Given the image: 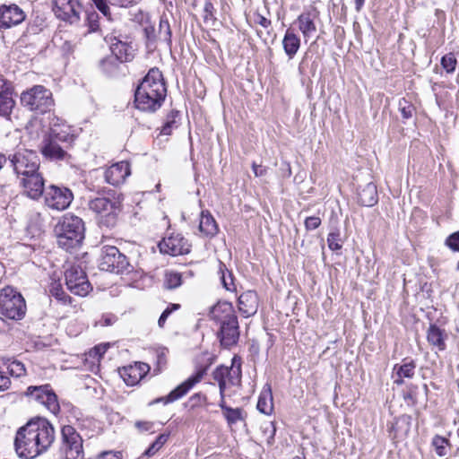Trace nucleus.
Segmentation results:
<instances>
[{
    "label": "nucleus",
    "mask_w": 459,
    "mask_h": 459,
    "mask_svg": "<svg viewBox=\"0 0 459 459\" xmlns=\"http://www.w3.org/2000/svg\"><path fill=\"white\" fill-rule=\"evenodd\" d=\"M56 439L54 426L43 417H35L20 428L14 439L17 455L24 459H33L45 453Z\"/></svg>",
    "instance_id": "f257e3e1"
},
{
    "label": "nucleus",
    "mask_w": 459,
    "mask_h": 459,
    "mask_svg": "<svg viewBox=\"0 0 459 459\" xmlns=\"http://www.w3.org/2000/svg\"><path fill=\"white\" fill-rule=\"evenodd\" d=\"M167 88L162 73L156 67L149 70L134 91V106L137 109L153 113L165 100Z\"/></svg>",
    "instance_id": "f03ea898"
},
{
    "label": "nucleus",
    "mask_w": 459,
    "mask_h": 459,
    "mask_svg": "<svg viewBox=\"0 0 459 459\" xmlns=\"http://www.w3.org/2000/svg\"><path fill=\"white\" fill-rule=\"evenodd\" d=\"M211 317L220 325L218 338L221 345L224 348L235 345L239 338V326L231 304L218 303L211 310Z\"/></svg>",
    "instance_id": "7ed1b4c3"
},
{
    "label": "nucleus",
    "mask_w": 459,
    "mask_h": 459,
    "mask_svg": "<svg viewBox=\"0 0 459 459\" xmlns=\"http://www.w3.org/2000/svg\"><path fill=\"white\" fill-rule=\"evenodd\" d=\"M84 223L81 218L67 213L55 227L57 245L66 251L78 247L84 238Z\"/></svg>",
    "instance_id": "20e7f679"
},
{
    "label": "nucleus",
    "mask_w": 459,
    "mask_h": 459,
    "mask_svg": "<svg viewBox=\"0 0 459 459\" xmlns=\"http://www.w3.org/2000/svg\"><path fill=\"white\" fill-rule=\"evenodd\" d=\"M21 104L37 115L50 112L55 105L50 90L43 85H34L21 94Z\"/></svg>",
    "instance_id": "39448f33"
},
{
    "label": "nucleus",
    "mask_w": 459,
    "mask_h": 459,
    "mask_svg": "<svg viewBox=\"0 0 459 459\" xmlns=\"http://www.w3.org/2000/svg\"><path fill=\"white\" fill-rule=\"evenodd\" d=\"M58 445L59 459H84L83 440L71 425H64Z\"/></svg>",
    "instance_id": "423d86ee"
},
{
    "label": "nucleus",
    "mask_w": 459,
    "mask_h": 459,
    "mask_svg": "<svg viewBox=\"0 0 459 459\" xmlns=\"http://www.w3.org/2000/svg\"><path fill=\"white\" fill-rule=\"evenodd\" d=\"M26 313L25 299L13 287L0 290V314L8 319L21 320Z\"/></svg>",
    "instance_id": "0eeeda50"
},
{
    "label": "nucleus",
    "mask_w": 459,
    "mask_h": 459,
    "mask_svg": "<svg viewBox=\"0 0 459 459\" xmlns=\"http://www.w3.org/2000/svg\"><path fill=\"white\" fill-rule=\"evenodd\" d=\"M127 257L114 246H104L100 257V268L103 271L123 273L129 267Z\"/></svg>",
    "instance_id": "6e6552de"
},
{
    "label": "nucleus",
    "mask_w": 459,
    "mask_h": 459,
    "mask_svg": "<svg viewBox=\"0 0 459 459\" xmlns=\"http://www.w3.org/2000/svg\"><path fill=\"white\" fill-rule=\"evenodd\" d=\"M9 160L18 179H21V177H29V175L39 171V159L37 153L32 151H19L10 156Z\"/></svg>",
    "instance_id": "1a4fd4ad"
},
{
    "label": "nucleus",
    "mask_w": 459,
    "mask_h": 459,
    "mask_svg": "<svg viewBox=\"0 0 459 459\" xmlns=\"http://www.w3.org/2000/svg\"><path fill=\"white\" fill-rule=\"evenodd\" d=\"M25 395L39 404H42L53 414H57L60 405L57 396L49 385H30L27 388Z\"/></svg>",
    "instance_id": "9d476101"
},
{
    "label": "nucleus",
    "mask_w": 459,
    "mask_h": 459,
    "mask_svg": "<svg viewBox=\"0 0 459 459\" xmlns=\"http://www.w3.org/2000/svg\"><path fill=\"white\" fill-rule=\"evenodd\" d=\"M65 277L68 290L74 295L84 297L91 290L85 272L78 265H72L68 268Z\"/></svg>",
    "instance_id": "9b49d317"
},
{
    "label": "nucleus",
    "mask_w": 459,
    "mask_h": 459,
    "mask_svg": "<svg viewBox=\"0 0 459 459\" xmlns=\"http://www.w3.org/2000/svg\"><path fill=\"white\" fill-rule=\"evenodd\" d=\"M213 379L218 382L220 394L223 397V393L228 385H238L241 379V366L236 365V357L232 359L230 367L221 365L216 368L212 373Z\"/></svg>",
    "instance_id": "f8f14e48"
},
{
    "label": "nucleus",
    "mask_w": 459,
    "mask_h": 459,
    "mask_svg": "<svg viewBox=\"0 0 459 459\" xmlns=\"http://www.w3.org/2000/svg\"><path fill=\"white\" fill-rule=\"evenodd\" d=\"M45 204L53 210L63 211L71 204L74 195L72 191L64 186L51 185L44 193Z\"/></svg>",
    "instance_id": "ddd939ff"
},
{
    "label": "nucleus",
    "mask_w": 459,
    "mask_h": 459,
    "mask_svg": "<svg viewBox=\"0 0 459 459\" xmlns=\"http://www.w3.org/2000/svg\"><path fill=\"white\" fill-rule=\"evenodd\" d=\"M82 5L79 0H54L53 11L55 15L70 24L80 21Z\"/></svg>",
    "instance_id": "4468645a"
},
{
    "label": "nucleus",
    "mask_w": 459,
    "mask_h": 459,
    "mask_svg": "<svg viewBox=\"0 0 459 459\" xmlns=\"http://www.w3.org/2000/svg\"><path fill=\"white\" fill-rule=\"evenodd\" d=\"M88 206L90 210L105 218V223L108 226L115 223L118 210L115 200L109 197L100 196L90 200Z\"/></svg>",
    "instance_id": "2eb2a0df"
},
{
    "label": "nucleus",
    "mask_w": 459,
    "mask_h": 459,
    "mask_svg": "<svg viewBox=\"0 0 459 459\" xmlns=\"http://www.w3.org/2000/svg\"><path fill=\"white\" fill-rule=\"evenodd\" d=\"M19 184L22 187L25 195L33 200H38L45 193V181L39 171L29 175V177H21Z\"/></svg>",
    "instance_id": "dca6fc26"
},
{
    "label": "nucleus",
    "mask_w": 459,
    "mask_h": 459,
    "mask_svg": "<svg viewBox=\"0 0 459 459\" xmlns=\"http://www.w3.org/2000/svg\"><path fill=\"white\" fill-rule=\"evenodd\" d=\"M207 368H202L197 372L189 377L186 381L173 389L168 395L160 398L164 403H173L186 395L197 383H199L206 374Z\"/></svg>",
    "instance_id": "f3484780"
},
{
    "label": "nucleus",
    "mask_w": 459,
    "mask_h": 459,
    "mask_svg": "<svg viewBox=\"0 0 459 459\" xmlns=\"http://www.w3.org/2000/svg\"><path fill=\"white\" fill-rule=\"evenodd\" d=\"M159 247L161 253L173 256L187 254L190 252V245L181 234H172L165 238L160 244Z\"/></svg>",
    "instance_id": "a211bd4d"
},
{
    "label": "nucleus",
    "mask_w": 459,
    "mask_h": 459,
    "mask_svg": "<svg viewBox=\"0 0 459 459\" xmlns=\"http://www.w3.org/2000/svg\"><path fill=\"white\" fill-rule=\"evenodd\" d=\"M26 18L23 10L15 4L0 6V29H9L21 24Z\"/></svg>",
    "instance_id": "6ab92c4d"
},
{
    "label": "nucleus",
    "mask_w": 459,
    "mask_h": 459,
    "mask_svg": "<svg viewBox=\"0 0 459 459\" xmlns=\"http://www.w3.org/2000/svg\"><path fill=\"white\" fill-rule=\"evenodd\" d=\"M105 39L110 42L111 56L120 63L131 62L134 58L135 49L131 42L124 41L116 36H106Z\"/></svg>",
    "instance_id": "aec40b11"
},
{
    "label": "nucleus",
    "mask_w": 459,
    "mask_h": 459,
    "mask_svg": "<svg viewBox=\"0 0 459 459\" xmlns=\"http://www.w3.org/2000/svg\"><path fill=\"white\" fill-rule=\"evenodd\" d=\"M318 17L319 12L315 7H309L298 16L299 30L305 41H307L316 32V21L318 20Z\"/></svg>",
    "instance_id": "412c9836"
},
{
    "label": "nucleus",
    "mask_w": 459,
    "mask_h": 459,
    "mask_svg": "<svg viewBox=\"0 0 459 459\" xmlns=\"http://www.w3.org/2000/svg\"><path fill=\"white\" fill-rule=\"evenodd\" d=\"M130 174L131 169L129 162L118 161L112 164L105 170L104 177L108 184L117 186L124 184Z\"/></svg>",
    "instance_id": "4be33fe9"
},
{
    "label": "nucleus",
    "mask_w": 459,
    "mask_h": 459,
    "mask_svg": "<svg viewBox=\"0 0 459 459\" xmlns=\"http://www.w3.org/2000/svg\"><path fill=\"white\" fill-rule=\"evenodd\" d=\"M67 145L62 146L59 143L45 137L42 142L41 153L46 159L53 161H68L70 154L67 152Z\"/></svg>",
    "instance_id": "5701e85b"
},
{
    "label": "nucleus",
    "mask_w": 459,
    "mask_h": 459,
    "mask_svg": "<svg viewBox=\"0 0 459 459\" xmlns=\"http://www.w3.org/2000/svg\"><path fill=\"white\" fill-rule=\"evenodd\" d=\"M416 363L413 359H403V364H395L393 368L394 384L402 385L404 378L411 379L415 375Z\"/></svg>",
    "instance_id": "b1692460"
},
{
    "label": "nucleus",
    "mask_w": 459,
    "mask_h": 459,
    "mask_svg": "<svg viewBox=\"0 0 459 459\" xmlns=\"http://www.w3.org/2000/svg\"><path fill=\"white\" fill-rule=\"evenodd\" d=\"M258 298L255 292L248 290L238 297V309L245 317L255 315L257 311Z\"/></svg>",
    "instance_id": "393cba45"
},
{
    "label": "nucleus",
    "mask_w": 459,
    "mask_h": 459,
    "mask_svg": "<svg viewBox=\"0 0 459 459\" xmlns=\"http://www.w3.org/2000/svg\"><path fill=\"white\" fill-rule=\"evenodd\" d=\"M146 367V364L125 367L120 370L121 377L127 385L133 386L143 377Z\"/></svg>",
    "instance_id": "a878e982"
},
{
    "label": "nucleus",
    "mask_w": 459,
    "mask_h": 459,
    "mask_svg": "<svg viewBox=\"0 0 459 459\" xmlns=\"http://www.w3.org/2000/svg\"><path fill=\"white\" fill-rule=\"evenodd\" d=\"M359 203L367 207H372L377 201V186L374 183H368L360 188L358 192Z\"/></svg>",
    "instance_id": "bb28decb"
},
{
    "label": "nucleus",
    "mask_w": 459,
    "mask_h": 459,
    "mask_svg": "<svg viewBox=\"0 0 459 459\" xmlns=\"http://www.w3.org/2000/svg\"><path fill=\"white\" fill-rule=\"evenodd\" d=\"M282 48L289 59H292L300 48V39L293 30L288 29L282 39Z\"/></svg>",
    "instance_id": "cd10ccee"
},
{
    "label": "nucleus",
    "mask_w": 459,
    "mask_h": 459,
    "mask_svg": "<svg viewBox=\"0 0 459 459\" xmlns=\"http://www.w3.org/2000/svg\"><path fill=\"white\" fill-rule=\"evenodd\" d=\"M121 64L116 57L109 56L100 61L99 67L106 76L117 77L122 74Z\"/></svg>",
    "instance_id": "c85d7f7f"
},
{
    "label": "nucleus",
    "mask_w": 459,
    "mask_h": 459,
    "mask_svg": "<svg viewBox=\"0 0 459 459\" xmlns=\"http://www.w3.org/2000/svg\"><path fill=\"white\" fill-rule=\"evenodd\" d=\"M256 408L260 412L265 415L272 413L273 410V398L271 386L269 385H265L261 391Z\"/></svg>",
    "instance_id": "c756f323"
},
{
    "label": "nucleus",
    "mask_w": 459,
    "mask_h": 459,
    "mask_svg": "<svg viewBox=\"0 0 459 459\" xmlns=\"http://www.w3.org/2000/svg\"><path fill=\"white\" fill-rule=\"evenodd\" d=\"M5 368L7 372L14 377H21L26 374L24 364L12 358L0 357V368Z\"/></svg>",
    "instance_id": "7c9ffc66"
},
{
    "label": "nucleus",
    "mask_w": 459,
    "mask_h": 459,
    "mask_svg": "<svg viewBox=\"0 0 459 459\" xmlns=\"http://www.w3.org/2000/svg\"><path fill=\"white\" fill-rule=\"evenodd\" d=\"M47 137L56 143H62L64 145H67V147H69L74 141V135L70 133V129L67 126L60 127L54 126L50 128V132Z\"/></svg>",
    "instance_id": "2f4dec72"
},
{
    "label": "nucleus",
    "mask_w": 459,
    "mask_h": 459,
    "mask_svg": "<svg viewBox=\"0 0 459 459\" xmlns=\"http://www.w3.org/2000/svg\"><path fill=\"white\" fill-rule=\"evenodd\" d=\"M199 230L208 237H213L217 234V223L209 212H202L199 221Z\"/></svg>",
    "instance_id": "473e14b6"
},
{
    "label": "nucleus",
    "mask_w": 459,
    "mask_h": 459,
    "mask_svg": "<svg viewBox=\"0 0 459 459\" xmlns=\"http://www.w3.org/2000/svg\"><path fill=\"white\" fill-rule=\"evenodd\" d=\"M15 105L13 99V89L5 87L0 91V116L9 117Z\"/></svg>",
    "instance_id": "72a5a7b5"
},
{
    "label": "nucleus",
    "mask_w": 459,
    "mask_h": 459,
    "mask_svg": "<svg viewBox=\"0 0 459 459\" xmlns=\"http://www.w3.org/2000/svg\"><path fill=\"white\" fill-rule=\"evenodd\" d=\"M445 338L446 333L444 330L436 325H430L427 332V340L429 344L437 347L439 351H444L446 349Z\"/></svg>",
    "instance_id": "f704fd0d"
},
{
    "label": "nucleus",
    "mask_w": 459,
    "mask_h": 459,
    "mask_svg": "<svg viewBox=\"0 0 459 459\" xmlns=\"http://www.w3.org/2000/svg\"><path fill=\"white\" fill-rule=\"evenodd\" d=\"M219 273L221 274V281L225 290L236 291L232 273L221 262L219 264Z\"/></svg>",
    "instance_id": "c9c22d12"
},
{
    "label": "nucleus",
    "mask_w": 459,
    "mask_h": 459,
    "mask_svg": "<svg viewBox=\"0 0 459 459\" xmlns=\"http://www.w3.org/2000/svg\"><path fill=\"white\" fill-rule=\"evenodd\" d=\"M183 283L182 280V274L174 272V271H168L165 273L164 276V287L167 290H174L181 286Z\"/></svg>",
    "instance_id": "e433bc0d"
},
{
    "label": "nucleus",
    "mask_w": 459,
    "mask_h": 459,
    "mask_svg": "<svg viewBox=\"0 0 459 459\" xmlns=\"http://www.w3.org/2000/svg\"><path fill=\"white\" fill-rule=\"evenodd\" d=\"M159 37L167 42L169 45L171 44L172 31L170 24L165 15L161 16L159 23Z\"/></svg>",
    "instance_id": "4c0bfd02"
},
{
    "label": "nucleus",
    "mask_w": 459,
    "mask_h": 459,
    "mask_svg": "<svg viewBox=\"0 0 459 459\" xmlns=\"http://www.w3.org/2000/svg\"><path fill=\"white\" fill-rule=\"evenodd\" d=\"M432 446L435 448L436 454L443 457L447 455V447L450 446L451 444L447 438L436 435L432 439Z\"/></svg>",
    "instance_id": "58836bf2"
},
{
    "label": "nucleus",
    "mask_w": 459,
    "mask_h": 459,
    "mask_svg": "<svg viewBox=\"0 0 459 459\" xmlns=\"http://www.w3.org/2000/svg\"><path fill=\"white\" fill-rule=\"evenodd\" d=\"M260 431L268 445H273L276 433V427L273 421H264L260 426Z\"/></svg>",
    "instance_id": "ea45409f"
},
{
    "label": "nucleus",
    "mask_w": 459,
    "mask_h": 459,
    "mask_svg": "<svg viewBox=\"0 0 459 459\" xmlns=\"http://www.w3.org/2000/svg\"><path fill=\"white\" fill-rule=\"evenodd\" d=\"M398 109L401 112L403 119L411 118L415 113L414 106L404 98L399 100Z\"/></svg>",
    "instance_id": "a19ab883"
},
{
    "label": "nucleus",
    "mask_w": 459,
    "mask_h": 459,
    "mask_svg": "<svg viewBox=\"0 0 459 459\" xmlns=\"http://www.w3.org/2000/svg\"><path fill=\"white\" fill-rule=\"evenodd\" d=\"M440 65L447 74H453L455 71L457 65L455 56L453 53L445 55L441 58Z\"/></svg>",
    "instance_id": "79ce46f5"
},
{
    "label": "nucleus",
    "mask_w": 459,
    "mask_h": 459,
    "mask_svg": "<svg viewBox=\"0 0 459 459\" xmlns=\"http://www.w3.org/2000/svg\"><path fill=\"white\" fill-rule=\"evenodd\" d=\"M224 416L228 423L230 425L235 424L236 422L243 420L242 410L239 408L233 409L230 407L224 412Z\"/></svg>",
    "instance_id": "37998d69"
},
{
    "label": "nucleus",
    "mask_w": 459,
    "mask_h": 459,
    "mask_svg": "<svg viewBox=\"0 0 459 459\" xmlns=\"http://www.w3.org/2000/svg\"><path fill=\"white\" fill-rule=\"evenodd\" d=\"M328 247L333 251L340 250L342 247L340 232H330L327 236Z\"/></svg>",
    "instance_id": "c03bdc74"
},
{
    "label": "nucleus",
    "mask_w": 459,
    "mask_h": 459,
    "mask_svg": "<svg viewBox=\"0 0 459 459\" xmlns=\"http://www.w3.org/2000/svg\"><path fill=\"white\" fill-rule=\"evenodd\" d=\"M86 25L88 26L89 32H96L100 29V17L96 12H91L87 14Z\"/></svg>",
    "instance_id": "a18cd8bd"
},
{
    "label": "nucleus",
    "mask_w": 459,
    "mask_h": 459,
    "mask_svg": "<svg viewBox=\"0 0 459 459\" xmlns=\"http://www.w3.org/2000/svg\"><path fill=\"white\" fill-rule=\"evenodd\" d=\"M445 245L454 252H459V230L450 234L446 241Z\"/></svg>",
    "instance_id": "49530a36"
},
{
    "label": "nucleus",
    "mask_w": 459,
    "mask_h": 459,
    "mask_svg": "<svg viewBox=\"0 0 459 459\" xmlns=\"http://www.w3.org/2000/svg\"><path fill=\"white\" fill-rule=\"evenodd\" d=\"M90 459H123V455L120 451L108 450L102 451Z\"/></svg>",
    "instance_id": "de8ad7c7"
},
{
    "label": "nucleus",
    "mask_w": 459,
    "mask_h": 459,
    "mask_svg": "<svg viewBox=\"0 0 459 459\" xmlns=\"http://www.w3.org/2000/svg\"><path fill=\"white\" fill-rule=\"evenodd\" d=\"M180 308V305L179 304H170L160 315L159 320H158V325L160 327H163L165 323H166V320L167 318L171 315V313L173 311H176L178 309Z\"/></svg>",
    "instance_id": "09e8293b"
},
{
    "label": "nucleus",
    "mask_w": 459,
    "mask_h": 459,
    "mask_svg": "<svg viewBox=\"0 0 459 459\" xmlns=\"http://www.w3.org/2000/svg\"><path fill=\"white\" fill-rule=\"evenodd\" d=\"M205 402L206 396L202 393H196L189 398L188 404L192 409H194L195 407L203 405L204 403H205Z\"/></svg>",
    "instance_id": "8fccbe9b"
},
{
    "label": "nucleus",
    "mask_w": 459,
    "mask_h": 459,
    "mask_svg": "<svg viewBox=\"0 0 459 459\" xmlns=\"http://www.w3.org/2000/svg\"><path fill=\"white\" fill-rule=\"evenodd\" d=\"M97 9L106 17L110 18V9L107 0H91Z\"/></svg>",
    "instance_id": "3c124183"
},
{
    "label": "nucleus",
    "mask_w": 459,
    "mask_h": 459,
    "mask_svg": "<svg viewBox=\"0 0 459 459\" xmlns=\"http://www.w3.org/2000/svg\"><path fill=\"white\" fill-rule=\"evenodd\" d=\"M51 293L56 299L64 303L71 301V298L67 296L59 286L52 287Z\"/></svg>",
    "instance_id": "603ef678"
},
{
    "label": "nucleus",
    "mask_w": 459,
    "mask_h": 459,
    "mask_svg": "<svg viewBox=\"0 0 459 459\" xmlns=\"http://www.w3.org/2000/svg\"><path fill=\"white\" fill-rule=\"evenodd\" d=\"M142 0H108L115 6L121 8H130L138 4Z\"/></svg>",
    "instance_id": "864d4df0"
},
{
    "label": "nucleus",
    "mask_w": 459,
    "mask_h": 459,
    "mask_svg": "<svg viewBox=\"0 0 459 459\" xmlns=\"http://www.w3.org/2000/svg\"><path fill=\"white\" fill-rule=\"evenodd\" d=\"M304 223L307 230H313L321 225V219L316 216H310L305 220Z\"/></svg>",
    "instance_id": "5fc2aeb1"
},
{
    "label": "nucleus",
    "mask_w": 459,
    "mask_h": 459,
    "mask_svg": "<svg viewBox=\"0 0 459 459\" xmlns=\"http://www.w3.org/2000/svg\"><path fill=\"white\" fill-rule=\"evenodd\" d=\"M108 344L95 346L90 351V356L100 359L107 351Z\"/></svg>",
    "instance_id": "6e6d98bb"
},
{
    "label": "nucleus",
    "mask_w": 459,
    "mask_h": 459,
    "mask_svg": "<svg viewBox=\"0 0 459 459\" xmlns=\"http://www.w3.org/2000/svg\"><path fill=\"white\" fill-rule=\"evenodd\" d=\"M174 126H176V121L174 120V116H172L171 119H168L162 126L160 134L164 135H169Z\"/></svg>",
    "instance_id": "4d7b16f0"
},
{
    "label": "nucleus",
    "mask_w": 459,
    "mask_h": 459,
    "mask_svg": "<svg viewBox=\"0 0 459 459\" xmlns=\"http://www.w3.org/2000/svg\"><path fill=\"white\" fill-rule=\"evenodd\" d=\"M213 11H214L213 4H212V2L210 0H206L204 6V20L212 19L213 16Z\"/></svg>",
    "instance_id": "13d9d810"
},
{
    "label": "nucleus",
    "mask_w": 459,
    "mask_h": 459,
    "mask_svg": "<svg viewBox=\"0 0 459 459\" xmlns=\"http://www.w3.org/2000/svg\"><path fill=\"white\" fill-rule=\"evenodd\" d=\"M252 169L255 177H263L265 176L267 173V169L265 167L258 165L255 162L252 164Z\"/></svg>",
    "instance_id": "bf43d9fd"
},
{
    "label": "nucleus",
    "mask_w": 459,
    "mask_h": 459,
    "mask_svg": "<svg viewBox=\"0 0 459 459\" xmlns=\"http://www.w3.org/2000/svg\"><path fill=\"white\" fill-rule=\"evenodd\" d=\"M160 446H159L155 442H153L143 453V455L148 457L153 456L159 450Z\"/></svg>",
    "instance_id": "052dcab7"
},
{
    "label": "nucleus",
    "mask_w": 459,
    "mask_h": 459,
    "mask_svg": "<svg viewBox=\"0 0 459 459\" xmlns=\"http://www.w3.org/2000/svg\"><path fill=\"white\" fill-rule=\"evenodd\" d=\"M134 426L141 431H148L152 429V423L149 421H136Z\"/></svg>",
    "instance_id": "680f3d73"
},
{
    "label": "nucleus",
    "mask_w": 459,
    "mask_h": 459,
    "mask_svg": "<svg viewBox=\"0 0 459 459\" xmlns=\"http://www.w3.org/2000/svg\"><path fill=\"white\" fill-rule=\"evenodd\" d=\"M11 381L9 377L0 374V391L6 390L9 388Z\"/></svg>",
    "instance_id": "e2e57ef3"
},
{
    "label": "nucleus",
    "mask_w": 459,
    "mask_h": 459,
    "mask_svg": "<svg viewBox=\"0 0 459 459\" xmlns=\"http://www.w3.org/2000/svg\"><path fill=\"white\" fill-rule=\"evenodd\" d=\"M168 437L169 435L167 434H160L154 442L161 448L163 445L167 442Z\"/></svg>",
    "instance_id": "0e129e2a"
},
{
    "label": "nucleus",
    "mask_w": 459,
    "mask_h": 459,
    "mask_svg": "<svg viewBox=\"0 0 459 459\" xmlns=\"http://www.w3.org/2000/svg\"><path fill=\"white\" fill-rule=\"evenodd\" d=\"M257 23H259L264 28H268L271 25V21L262 15H258Z\"/></svg>",
    "instance_id": "69168bd1"
},
{
    "label": "nucleus",
    "mask_w": 459,
    "mask_h": 459,
    "mask_svg": "<svg viewBox=\"0 0 459 459\" xmlns=\"http://www.w3.org/2000/svg\"><path fill=\"white\" fill-rule=\"evenodd\" d=\"M365 0H355V9L357 12H360L364 5Z\"/></svg>",
    "instance_id": "338daca9"
},
{
    "label": "nucleus",
    "mask_w": 459,
    "mask_h": 459,
    "mask_svg": "<svg viewBox=\"0 0 459 459\" xmlns=\"http://www.w3.org/2000/svg\"><path fill=\"white\" fill-rule=\"evenodd\" d=\"M221 403H220V404H219V405H220V407L223 410V411L225 412V411H227V409H229L230 407H228V406L225 404V402H224V396L222 397V396L221 395Z\"/></svg>",
    "instance_id": "774afa93"
}]
</instances>
